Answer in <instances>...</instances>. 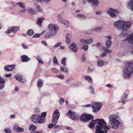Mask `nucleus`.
Instances as JSON below:
<instances>
[{"mask_svg": "<svg viewBox=\"0 0 133 133\" xmlns=\"http://www.w3.org/2000/svg\"><path fill=\"white\" fill-rule=\"evenodd\" d=\"M109 126H106V122L103 119H96L95 123L99 126L105 130H109L110 128L114 130L118 129L121 123L120 117L117 115L113 114L110 115L109 117Z\"/></svg>", "mask_w": 133, "mask_h": 133, "instance_id": "1", "label": "nucleus"}, {"mask_svg": "<svg viewBox=\"0 0 133 133\" xmlns=\"http://www.w3.org/2000/svg\"><path fill=\"white\" fill-rule=\"evenodd\" d=\"M48 29L50 31V32H47L45 35L44 37L45 38H50L51 36H55L57 34L59 27L57 25L51 23L48 25Z\"/></svg>", "mask_w": 133, "mask_h": 133, "instance_id": "2", "label": "nucleus"}, {"mask_svg": "<svg viewBox=\"0 0 133 133\" xmlns=\"http://www.w3.org/2000/svg\"><path fill=\"white\" fill-rule=\"evenodd\" d=\"M123 76L124 78L131 77L133 73V63L128 62L123 71Z\"/></svg>", "mask_w": 133, "mask_h": 133, "instance_id": "3", "label": "nucleus"}, {"mask_svg": "<svg viewBox=\"0 0 133 133\" xmlns=\"http://www.w3.org/2000/svg\"><path fill=\"white\" fill-rule=\"evenodd\" d=\"M107 12L111 18H115L117 17V15L119 13L120 11L117 9L110 8Z\"/></svg>", "mask_w": 133, "mask_h": 133, "instance_id": "4", "label": "nucleus"}, {"mask_svg": "<svg viewBox=\"0 0 133 133\" xmlns=\"http://www.w3.org/2000/svg\"><path fill=\"white\" fill-rule=\"evenodd\" d=\"M93 118V116L90 114H83L80 117L81 120L84 122H87Z\"/></svg>", "mask_w": 133, "mask_h": 133, "instance_id": "5", "label": "nucleus"}, {"mask_svg": "<svg viewBox=\"0 0 133 133\" xmlns=\"http://www.w3.org/2000/svg\"><path fill=\"white\" fill-rule=\"evenodd\" d=\"M102 104L101 103L99 102H94L92 105V108L93 112H98L101 108Z\"/></svg>", "mask_w": 133, "mask_h": 133, "instance_id": "6", "label": "nucleus"}, {"mask_svg": "<svg viewBox=\"0 0 133 133\" xmlns=\"http://www.w3.org/2000/svg\"><path fill=\"white\" fill-rule=\"evenodd\" d=\"M122 30H126L131 27L132 23L129 21H124L122 20Z\"/></svg>", "mask_w": 133, "mask_h": 133, "instance_id": "7", "label": "nucleus"}, {"mask_svg": "<svg viewBox=\"0 0 133 133\" xmlns=\"http://www.w3.org/2000/svg\"><path fill=\"white\" fill-rule=\"evenodd\" d=\"M67 115L70 118L73 119L78 120L79 119L78 115L74 112H72L69 111L67 113Z\"/></svg>", "mask_w": 133, "mask_h": 133, "instance_id": "8", "label": "nucleus"}, {"mask_svg": "<svg viewBox=\"0 0 133 133\" xmlns=\"http://www.w3.org/2000/svg\"><path fill=\"white\" fill-rule=\"evenodd\" d=\"M122 20H119L115 22L114 24V25L118 30L120 31L122 30Z\"/></svg>", "mask_w": 133, "mask_h": 133, "instance_id": "9", "label": "nucleus"}, {"mask_svg": "<svg viewBox=\"0 0 133 133\" xmlns=\"http://www.w3.org/2000/svg\"><path fill=\"white\" fill-rule=\"evenodd\" d=\"M19 29V27L18 26H13L11 28L6 31V34H9L12 32L14 34H16Z\"/></svg>", "mask_w": 133, "mask_h": 133, "instance_id": "10", "label": "nucleus"}, {"mask_svg": "<svg viewBox=\"0 0 133 133\" xmlns=\"http://www.w3.org/2000/svg\"><path fill=\"white\" fill-rule=\"evenodd\" d=\"M126 40L130 44H133V33L129 34L126 38L124 40V41Z\"/></svg>", "mask_w": 133, "mask_h": 133, "instance_id": "11", "label": "nucleus"}, {"mask_svg": "<svg viewBox=\"0 0 133 133\" xmlns=\"http://www.w3.org/2000/svg\"><path fill=\"white\" fill-rule=\"evenodd\" d=\"M16 79L18 81H20L21 83H23L26 82V79L25 78H23V76L21 75L17 74L15 76Z\"/></svg>", "mask_w": 133, "mask_h": 133, "instance_id": "12", "label": "nucleus"}, {"mask_svg": "<svg viewBox=\"0 0 133 133\" xmlns=\"http://www.w3.org/2000/svg\"><path fill=\"white\" fill-rule=\"evenodd\" d=\"M128 98V95L127 94L125 93L123 94L121 97L120 102L123 104H125L127 102V100ZM119 102H120V101H119Z\"/></svg>", "mask_w": 133, "mask_h": 133, "instance_id": "13", "label": "nucleus"}, {"mask_svg": "<svg viewBox=\"0 0 133 133\" xmlns=\"http://www.w3.org/2000/svg\"><path fill=\"white\" fill-rule=\"evenodd\" d=\"M14 130L15 131L17 132H24V129L23 128L19 127L17 124L14 126Z\"/></svg>", "mask_w": 133, "mask_h": 133, "instance_id": "14", "label": "nucleus"}, {"mask_svg": "<svg viewBox=\"0 0 133 133\" xmlns=\"http://www.w3.org/2000/svg\"><path fill=\"white\" fill-rule=\"evenodd\" d=\"M102 128L99 125H96L95 133H107L108 132L107 130H105L104 131L103 130H102Z\"/></svg>", "mask_w": 133, "mask_h": 133, "instance_id": "15", "label": "nucleus"}, {"mask_svg": "<svg viewBox=\"0 0 133 133\" xmlns=\"http://www.w3.org/2000/svg\"><path fill=\"white\" fill-rule=\"evenodd\" d=\"M69 48L75 53H76L78 49L75 43H73L71 44L69 46Z\"/></svg>", "mask_w": 133, "mask_h": 133, "instance_id": "16", "label": "nucleus"}, {"mask_svg": "<svg viewBox=\"0 0 133 133\" xmlns=\"http://www.w3.org/2000/svg\"><path fill=\"white\" fill-rule=\"evenodd\" d=\"M15 67V64L10 65H7L5 66L4 69L6 71H9L12 70Z\"/></svg>", "mask_w": 133, "mask_h": 133, "instance_id": "17", "label": "nucleus"}, {"mask_svg": "<svg viewBox=\"0 0 133 133\" xmlns=\"http://www.w3.org/2000/svg\"><path fill=\"white\" fill-rule=\"evenodd\" d=\"M39 115H38L35 114L33 115L31 117V119L32 121L35 123L37 124V121Z\"/></svg>", "mask_w": 133, "mask_h": 133, "instance_id": "18", "label": "nucleus"}, {"mask_svg": "<svg viewBox=\"0 0 133 133\" xmlns=\"http://www.w3.org/2000/svg\"><path fill=\"white\" fill-rule=\"evenodd\" d=\"M21 59L22 61L23 62H27L30 61L31 58H29L26 55H22L21 57Z\"/></svg>", "mask_w": 133, "mask_h": 133, "instance_id": "19", "label": "nucleus"}, {"mask_svg": "<svg viewBox=\"0 0 133 133\" xmlns=\"http://www.w3.org/2000/svg\"><path fill=\"white\" fill-rule=\"evenodd\" d=\"M63 128V126L62 125H55L54 127L53 131L54 132H56L59 131Z\"/></svg>", "mask_w": 133, "mask_h": 133, "instance_id": "20", "label": "nucleus"}, {"mask_svg": "<svg viewBox=\"0 0 133 133\" xmlns=\"http://www.w3.org/2000/svg\"><path fill=\"white\" fill-rule=\"evenodd\" d=\"M5 81L4 79L2 78L0 76V89H3L4 88Z\"/></svg>", "mask_w": 133, "mask_h": 133, "instance_id": "21", "label": "nucleus"}, {"mask_svg": "<svg viewBox=\"0 0 133 133\" xmlns=\"http://www.w3.org/2000/svg\"><path fill=\"white\" fill-rule=\"evenodd\" d=\"M127 5L128 8L133 11V0H129Z\"/></svg>", "mask_w": 133, "mask_h": 133, "instance_id": "22", "label": "nucleus"}, {"mask_svg": "<svg viewBox=\"0 0 133 133\" xmlns=\"http://www.w3.org/2000/svg\"><path fill=\"white\" fill-rule=\"evenodd\" d=\"M27 11L28 13L31 15H34L36 14L37 12L32 8H27Z\"/></svg>", "mask_w": 133, "mask_h": 133, "instance_id": "23", "label": "nucleus"}, {"mask_svg": "<svg viewBox=\"0 0 133 133\" xmlns=\"http://www.w3.org/2000/svg\"><path fill=\"white\" fill-rule=\"evenodd\" d=\"M45 121V118L43 117H42L41 115H39L38 119L37 121V124L38 123L42 124L44 123Z\"/></svg>", "mask_w": 133, "mask_h": 133, "instance_id": "24", "label": "nucleus"}, {"mask_svg": "<svg viewBox=\"0 0 133 133\" xmlns=\"http://www.w3.org/2000/svg\"><path fill=\"white\" fill-rule=\"evenodd\" d=\"M96 120H93L91 121L90 122L89 125V127L91 129H93L94 127V125L96 123H95Z\"/></svg>", "mask_w": 133, "mask_h": 133, "instance_id": "25", "label": "nucleus"}, {"mask_svg": "<svg viewBox=\"0 0 133 133\" xmlns=\"http://www.w3.org/2000/svg\"><path fill=\"white\" fill-rule=\"evenodd\" d=\"M43 81L41 79H39L37 82V86L38 88H41L43 86Z\"/></svg>", "mask_w": 133, "mask_h": 133, "instance_id": "26", "label": "nucleus"}, {"mask_svg": "<svg viewBox=\"0 0 133 133\" xmlns=\"http://www.w3.org/2000/svg\"><path fill=\"white\" fill-rule=\"evenodd\" d=\"M112 44L111 41L110 40H108L105 43V46L108 48H109Z\"/></svg>", "mask_w": 133, "mask_h": 133, "instance_id": "27", "label": "nucleus"}, {"mask_svg": "<svg viewBox=\"0 0 133 133\" xmlns=\"http://www.w3.org/2000/svg\"><path fill=\"white\" fill-rule=\"evenodd\" d=\"M59 117H58L53 116L52 119V123H54L55 124V125L56 124L58 121Z\"/></svg>", "mask_w": 133, "mask_h": 133, "instance_id": "28", "label": "nucleus"}, {"mask_svg": "<svg viewBox=\"0 0 133 133\" xmlns=\"http://www.w3.org/2000/svg\"><path fill=\"white\" fill-rule=\"evenodd\" d=\"M70 35L69 34H68L65 36V42L68 44L70 43L71 40L70 38Z\"/></svg>", "mask_w": 133, "mask_h": 133, "instance_id": "29", "label": "nucleus"}, {"mask_svg": "<svg viewBox=\"0 0 133 133\" xmlns=\"http://www.w3.org/2000/svg\"><path fill=\"white\" fill-rule=\"evenodd\" d=\"M77 17L79 19H87L86 16L83 14H78L77 15Z\"/></svg>", "mask_w": 133, "mask_h": 133, "instance_id": "30", "label": "nucleus"}, {"mask_svg": "<svg viewBox=\"0 0 133 133\" xmlns=\"http://www.w3.org/2000/svg\"><path fill=\"white\" fill-rule=\"evenodd\" d=\"M83 77L85 78L86 80H87L89 82L91 83L92 82V79L90 76H85Z\"/></svg>", "mask_w": 133, "mask_h": 133, "instance_id": "31", "label": "nucleus"}, {"mask_svg": "<svg viewBox=\"0 0 133 133\" xmlns=\"http://www.w3.org/2000/svg\"><path fill=\"white\" fill-rule=\"evenodd\" d=\"M104 62L102 60L98 61L97 63V64L98 66L102 67L104 65Z\"/></svg>", "mask_w": 133, "mask_h": 133, "instance_id": "32", "label": "nucleus"}, {"mask_svg": "<svg viewBox=\"0 0 133 133\" xmlns=\"http://www.w3.org/2000/svg\"><path fill=\"white\" fill-rule=\"evenodd\" d=\"M61 23L66 27H68L69 26V22L64 19Z\"/></svg>", "mask_w": 133, "mask_h": 133, "instance_id": "33", "label": "nucleus"}, {"mask_svg": "<svg viewBox=\"0 0 133 133\" xmlns=\"http://www.w3.org/2000/svg\"><path fill=\"white\" fill-rule=\"evenodd\" d=\"M60 116V113L58 110L57 109H56L54 112L53 116L58 117H59Z\"/></svg>", "mask_w": 133, "mask_h": 133, "instance_id": "34", "label": "nucleus"}, {"mask_svg": "<svg viewBox=\"0 0 133 133\" xmlns=\"http://www.w3.org/2000/svg\"><path fill=\"white\" fill-rule=\"evenodd\" d=\"M36 58L37 60L39 63L42 64H43V62L42 60V58L40 56H37L36 57Z\"/></svg>", "mask_w": 133, "mask_h": 133, "instance_id": "35", "label": "nucleus"}, {"mask_svg": "<svg viewBox=\"0 0 133 133\" xmlns=\"http://www.w3.org/2000/svg\"><path fill=\"white\" fill-rule=\"evenodd\" d=\"M42 21V19L41 18H39L37 19V24L39 27H41V23Z\"/></svg>", "mask_w": 133, "mask_h": 133, "instance_id": "36", "label": "nucleus"}, {"mask_svg": "<svg viewBox=\"0 0 133 133\" xmlns=\"http://www.w3.org/2000/svg\"><path fill=\"white\" fill-rule=\"evenodd\" d=\"M94 41V39L93 38L86 40V44H90L93 43Z\"/></svg>", "mask_w": 133, "mask_h": 133, "instance_id": "37", "label": "nucleus"}, {"mask_svg": "<svg viewBox=\"0 0 133 133\" xmlns=\"http://www.w3.org/2000/svg\"><path fill=\"white\" fill-rule=\"evenodd\" d=\"M61 70L64 72H66L68 71V70L64 66H60Z\"/></svg>", "mask_w": 133, "mask_h": 133, "instance_id": "38", "label": "nucleus"}, {"mask_svg": "<svg viewBox=\"0 0 133 133\" xmlns=\"http://www.w3.org/2000/svg\"><path fill=\"white\" fill-rule=\"evenodd\" d=\"M91 3L95 6H97L99 4V1L97 0H94Z\"/></svg>", "mask_w": 133, "mask_h": 133, "instance_id": "39", "label": "nucleus"}, {"mask_svg": "<svg viewBox=\"0 0 133 133\" xmlns=\"http://www.w3.org/2000/svg\"><path fill=\"white\" fill-rule=\"evenodd\" d=\"M127 34V32H126L123 31L121 32L119 35V37H124Z\"/></svg>", "mask_w": 133, "mask_h": 133, "instance_id": "40", "label": "nucleus"}, {"mask_svg": "<svg viewBox=\"0 0 133 133\" xmlns=\"http://www.w3.org/2000/svg\"><path fill=\"white\" fill-rule=\"evenodd\" d=\"M34 32L32 30H29L27 31V34L29 36H32L34 34Z\"/></svg>", "mask_w": 133, "mask_h": 133, "instance_id": "41", "label": "nucleus"}, {"mask_svg": "<svg viewBox=\"0 0 133 133\" xmlns=\"http://www.w3.org/2000/svg\"><path fill=\"white\" fill-rule=\"evenodd\" d=\"M44 32V31L41 34H38L37 33L35 34L34 35L32 36L33 38H38L40 37V35H41Z\"/></svg>", "mask_w": 133, "mask_h": 133, "instance_id": "42", "label": "nucleus"}, {"mask_svg": "<svg viewBox=\"0 0 133 133\" xmlns=\"http://www.w3.org/2000/svg\"><path fill=\"white\" fill-rule=\"evenodd\" d=\"M57 17L58 20L60 23L64 20L62 18V16L60 14L58 15Z\"/></svg>", "mask_w": 133, "mask_h": 133, "instance_id": "43", "label": "nucleus"}, {"mask_svg": "<svg viewBox=\"0 0 133 133\" xmlns=\"http://www.w3.org/2000/svg\"><path fill=\"white\" fill-rule=\"evenodd\" d=\"M17 4L20 7L24 8L25 7V5L22 2H18L17 3Z\"/></svg>", "mask_w": 133, "mask_h": 133, "instance_id": "44", "label": "nucleus"}, {"mask_svg": "<svg viewBox=\"0 0 133 133\" xmlns=\"http://www.w3.org/2000/svg\"><path fill=\"white\" fill-rule=\"evenodd\" d=\"M66 60V58L65 57L63 58L61 60V63L64 66H65L66 65V64L65 62Z\"/></svg>", "mask_w": 133, "mask_h": 133, "instance_id": "45", "label": "nucleus"}, {"mask_svg": "<svg viewBox=\"0 0 133 133\" xmlns=\"http://www.w3.org/2000/svg\"><path fill=\"white\" fill-rule=\"evenodd\" d=\"M85 54L84 53H83L82 54V57L81 58V59L82 60V61L83 62H85L86 60V57H85Z\"/></svg>", "mask_w": 133, "mask_h": 133, "instance_id": "46", "label": "nucleus"}, {"mask_svg": "<svg viewBox=\"0 0 133 133\" xmlns=\"http://www.w3.org/2000/svg\"><path fill=\"white\" fill-rule=\"evenodd\" d=\"M59 102L61 105H62L64 102V100L62 98L59 99Z\"/></svg>", "mask_w": 133, "mask_h": 133, "instance_id": "47", "label": "nucleus"}, {"mask_svg": "<svg viewBox=\"0 0 133 133\" xmlns=\"http://www.w3.org/2000/svg\"><path fill=\"white\" fill-rule=\"evenodd\" d=\"M102 29V28L101 27H97L95 29L93 28V29L92 31L95 30L96 31H100Z\"/></svg>", "mask_w": 133, "mask_h": 133, "instance_id": "48", "label": "nucleus"}, {"mask_svg": "<svg viewBox=\"0 0 133 133\" xmlns=\"http://www.w3.org/2000/svg\"><path fill=\"white\" fill-rule=\"evenodd\" d=\"M36 127L33 125H31L29 127V129L30 130H33L36 129Z\"/></svg>", "mask_w": 133, "mask_h": 133, "instance_id": "49", "label": "nucleus"}, {"mask_svg": "<svg viewBox=\"0 0 133 133\" xmlns=\"http://www.w3.org/2000/svg\"><path fill=\"white\" fill-rule=\"evenodd\" d=\"M36 9L37 11L39 12H41L42 11V9L40 6L37 7Z\"/></svg>", "mask_w": 133, "mask_h": 133, "instance_id": "50", "label": "nucleus"}, {"mask_svg": "<svg viewBox=\"0 0 133 133\" xmlns=\"http://www.w3.org/2000/svg\"><path fill=\"white\" fill-rule=\"evenodd\" d=\"M53 62L54 63L57 64L58 63V60L56 56H54L53 57Z\"/></svg>", "mask_w": 133, "mask_h": 133, "instance_id": "51", "label": "nucleus"}, {"mask_svg": "<svg viewBox=\"0 0 133 133\" xmlns=\"http://www.w3.org/2000/svg\"><path fill=\"white\" fill-rule=\"evenodd\" d=\"M88 46L87 45H84L82 47V49L85 51L88 50Z\"/></svg>", "mask_w": 133, "mask_h": 133, "instance_id": "52", "label": "nucleus"}, {"mask_svg": "<svg viewBox=\"0 0 133 133\" xmlns=\"http://www.w3.org/2000/svg\"><path fill=\"white\" fill-rule=\"evenodd\" d=\"M62 43L61 42H58L55 45L54 47V48L57 47L61 45L62 44Z\"/></svg>", "mask_w": 133, "mask_h": 133, "instance_id": "53", "label": "nucleus"}, {"mask_svg": "<svg viewBox=\"0 0 133 133\" xmlns=\"http://www.w3.org/2000/svg\"><path fill=\"white\" fill-rule=\"evenodd\" d=\"M5 133H11V131L10 129H5L4 130Z\"/></svg>", "mask_w": 133, "mask_h": 133, "instance_id": "54", "label": "nucleus"}, {"mask_svg": "<svg viewBox=\"0 0 133 133\" xmlns=\"http://www.w3.org/2000/svg\"><path fill=\"white\" fill-rule=\"evenodd\" d=\"M55 125L54 123L49 124L48 125V128L49 129H51L54 126V127Z\"/></svg>", "mask_w": 133, "mask_h": 133, "instance_id": "55", "label": "nucleus"}, {"mask_svg": "<svg viewBox=\"0 0 133 133\" xmlns=\"http://www.w3.org/2000/svg\"><path fill=\"white\" fill-rule=\"evenodd\" d=\"M102 13V11L101 10L97 11L96 12V14L97 15H101Z\"/></svg>", "mask_w": 133, "mask_h": 133, "instance_id": "56", "label": "nucleus"}, {"mask_svg": "<svg viewBox=\"0 0 133 133\" xmlns=\"http://www.w3.org/2000/svg\"><path fill=\"white\" fill-rule=\"evenodd\" d=\"M51 71L57 73L58 71V70L55 68H52L51 69Z\"/></svg>", "mask_w": 133, "mask_h": 133, "instance_id": "57", "label": "nucleus"}, {"mask_svg": "<svg viewBox=\"0 0 133 133\" xmlns=\"http://www.w3.org/2000/svg\"><path fill=\"white\" fill-rule=\"evenodd\" d=\"M11 4L13 7H14L16 6L17 4V3L15 2H12L11 3Z\"/></svg>", "mask_w": 133, "mask_h": 133, "instance_id": "58", "label": "nucleus"}, {"mask_svg": "<svg viewBox=\"0 0 133 133\" xmlns=\"http://www.w3.org/2000/svg\"><path fill=\"white\" fill-rule=\"evenodd\" d=\"M22 47L24 49H27L28 48V46L25 45L24 44H22Z\"/></svg>", "mask_w": 133, "mask_h": 133, "instance_id": "59", "label": "nucleus"}, {"mask_svg": "<svg viewBox=\"0 0 133 133\" xmlns=\"http://www.w3.org/2000/svg\"><path fill=\"white\" fill-rule=\"evenodd\" d=\"M46 115V113L45 112H44L42 113V115L41 116L42 117H43L44 118L45 117Z\"/></svg>", "mask_w": 133, "mask_h": 133, "instance_id": "60", "label": "nucleus"}, {"mask_svg": "<svg viewBox=\"0 0 133 133\" xmlns=\"http://www.w3.org/2000/svg\"><path fill=\"white\" fill-rule=\"evenodd\" d=\"M65 129L68 130H70L72 129L69 126H66L65 127Z\"/></svg>", "mask_w": 133, "mask_h": 133, "instance_id": "61", "label": "nucleus"}, {"mask_svg": "<svg viewBox=\"0 0 133 133\" xmlns=\"http://www.w3.org/2000/svg\"><path fill=\"white\" fill-rule=\"evenodd\" d=\"M106 86L109 88H113V86L112 85L110 84H108L106 85Z\"/></svg>", "mask_w": 133, "mask_h": 133, "instance_id": "62", "label": "nucleus"}, {"mask_svg": "<svg viewBox=\"0 0 133 133\" xmlns=\"http://www.w3.org/2000/svg\"><path fill=\"white\" fill-rule=\"evenodd\" d=\"M23 9L21 10H19V11L22 13H24L26 11V9L25 8H23Z\"/></svg>", "mask_w": 133, "mask_h": 133, "instance_id": "63", "label": "nucleus"}, {"mask_svg": "<svg viewBox=\"0 0 133 133\" xmlns=\"http://www.w3.org/2000/svg\"><path fill=\"white\" fill-rule=\"evenodd\" d=\"M105 52H107L108 54H110L111 53V52L112 51L110 49H109L107 48V49H106Z\"/></svg>", "mask_w": 133, "mask_h": 133, "instance_id": "64", "label": "nucleus"}]
</instances>
